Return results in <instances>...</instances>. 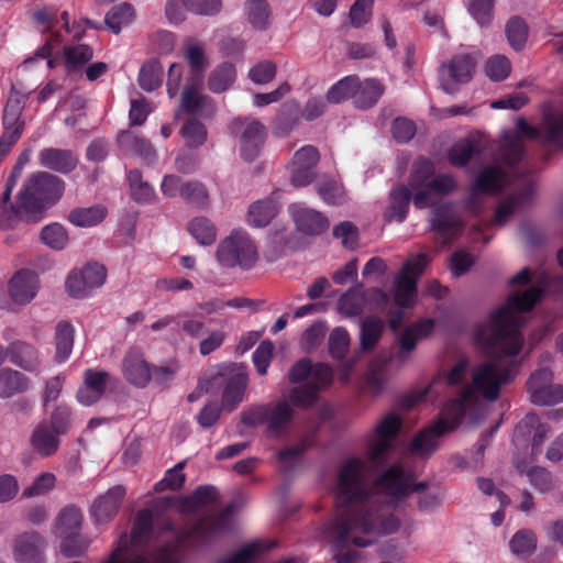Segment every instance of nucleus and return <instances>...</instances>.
Wrapping results in <instances>:
<instances>
[{
	"label": "nucleus",
	"instance_id": "f257e3e1",
	"mask_svg": "<svg viewBox=\"0 0 563 563\" xmlns=\"http://www.w3.org/2000/svg\"><path fill=\"white\" fill-rule=\"evenodd\" d=\"M541 296L542 289L537 286L511 292L507 301L492 312L488 323L476 329L475 339L488 360L473 368L471 384L443 407L439 420L413 438L410 445L412 453H433L438 439L454 431L466 412L477 408L481 398L497 400L501 387L514 380L518 368L516 356L523 343L520 328L526 319L522 313L530 311Z\"/></svg>",
	"mask_w": 563,
	"mask_h": 563
},
{
	"label": "nucleus",
	"instance_id": "f03ea898",
	"mask_svg": "<svg viewBox=\"0 0 563 563\" xmlns=\"http://www.w3.org/2000/svg\"><path fill=\"white\" fill-rule=\"evenodd\" d=\"M427 486L426 482L412 486L399 465H393L372 485L371 465L366 461H345L339 471L334 516L322 528V538L331 544L334 562L361 563V552L347 549L350 544L366 548L377 536L399 529L400 520L395 515L375 506L374 492L401 498Z\"/></svg>",
	"mask_w": 563,
	"mask_h": 563
},
{
	"label": "nucleus",
	"instance_id": "7ed1b4c3",
	"mask_svg": "<svg viewBox=\"0 0 563 563\" xmlns=\"http://www.w3.org/2000/svg\"><path fill=\"white\" fill-rule=\"evenodd\" d=\"M234 512V505L230 504L218 516H206L197 520L190 528L180 533L177 542L167 543L158 550L152 548H142L148 540L153 529V515L151 510L144 509L137 512L136 519L132 529L131 539L126 534H122L118 541L120 543L122 538H126V547L118 555L120 556L132 548L133 558L125 563L133 561L139 555H146L151 558L153 563H178L177 549L181 543L190 545H202L212 542L222 533L231 528V517ZM119 544H117L118 547Z\"/></svg>",
	"mask_w": 563,
	"mask_h": 563
},
{
	"label": "nucleus",
	"instance_id": "20e7f679",
	"mask_svg": "<svg viewBox=\"0 0 563 563\" xmlns=\"http://www.w3.org/2000/svg\"><path fill=\"white\" fill-rule=\"evenodd\" d=\"M65 181L48 172H35L24 181L15 203L11 205L14 217L30 222L40 221L46 210L60 200Z\"/></svg>",
	"mask_w": 563,
	"mask_h": 563
},
{
	"label": "nucleus",
	"instance_id": "39448f33",
	"mask_svg": "<svg viewBox=\"0 0 563 563\" xmlns=\"http://www.w3.org/2000/svg\"><path fill=\"white\" fill-rule=\"evenodd\" d=\"M517 130L518 132H506L499 147L500 159L509 166L515 165L523 157L525 150L521 136L531 140L542 136L547 143L563 147L562 111L547 113L540 129L530 126L522 118H519Z\"/></svg>",
	"mask_w": 563,
	"mask_h": 563
},
{
	"label": "nucleus",
	"instance_id": "423d86ee",
	"mask_svg": "<svg viewBox=\"0 0 563 563\" xmlns=\"http://www.w3.org/2000/svg\"><path fill=\"white\" fill-rule=\"evenodd\" d=\"M249 384V375L238 364L218 366L199 382L205 393H213L223 387L221 405L223 409L233 411L242 401Z\"/></svg>",
	"mask_w": 563,
	"mask_h": 563
},
{
	"label": "nucleus",
	"instance_id": "0eeeda50",
	"mask_svg": "<svg viewBox=\"0 0 563 563\" xmlns=\"http://www.w3.org/2000/svg\"><path fill=\"white\" fill-rule=\"evenodd\" d=\"M431 258L426 253H420L413 258L404 263L400 273L395 278L394 301L397 308L390 312L389 327L393 331H398L401 325L404 313L402 309L413 307L417 294L418 277L430 263Z\"/></svg>",
	"mask_w": 563,
	"mask_h": 563
},
{
	"label": "nucleus",
	"instance_id": "6e6552de",
	"mask_svg": "<svg viewBox=\"0 0 563 563\" xmlns=\"http://www.w3.org/2000/svg\"><path fill=\"white\" fill-rule=\"evenodd\" d=\"M229 129L239 140L241 157L245 162H254L266 141V126L253 117H238L230 122Z\"/></svg>",
	"mask_w": 563,
	"mask_h": 563
},
{
	"label": "nucleus",
	"instance_id": "1a4fd4ad",
	"mask_svg": "<svg viewBox=\"0 0 563 563\" xmlns=\"http://www.w3.org/2000/svg\"><path fill=\"white\" fill-rule=\"evenodd\" d=\"M432 329V320H422L398 332L394 345L391 346L388 361L395 365L397 369L409 364L413 358L418 343L428 336Z\"/></svg>",
	"mask_w": 563,
	"mask_h": 563
},
{
	"label": "nucleus",
	"instance_id": "9d476101",
	"mask_svg": "<svg viewBox=\"0 0 563 563\" xmlns=\"http://www.w3.org/2000/svg\"><path fill=\"white\" fill-rule=\"evenodd\" d=\"M217 257L225 267L249 268L255 263L257 252L247 234L235 232L219 243Z\"/></svg>",
	"mask_w": 563,
	"mask_h": 563
},
{
	"label": "nucleus",
	"instance_id": "9b49d317",
	"mask_svg": "<svg viewBox=\"0 0 563 563\" xmlns=\"http://www.w3.org/2000/svg\"><path fill=\"white\" fill-rule=\"evenodd\" d=\"M401 427V419L388 413L376 426L368 441V460L373 466L379 465L395 448Z\"/></svg>",
	"mask_w": 563,
	"mask_h": 563
},
{
	"label": "nucleus",
	"instance_id": "f8f14e48",
	"mask_svg": "<svg viewBox=\"0 0 563 563\" xmlns=\"http://www.w3.org/2000/svg\"><path fill=\"white\" fill-rule=\"evenodd\" d=\"M508 178L506 173L499 166H488L484 168L472 185L471 194L466 199V208L476 213L481 208V195L499 191Z\"/></svg>",
	"mask_w": 563,
	"mask_h": 563
},
{
	"label": "nucleus",
	"instance_id": "ddd939ff",
	"mask_svg": "<svg viewBox=\"0 0 563 563\" xmlns=\"http://www.w3.org/2000/svg\"><path fill=\"white\" fill-rule=\"evenodd\" d=\"M475 62L470 55H457L443 63L440 68V82L446 93H454L457 85L471 80Z\"/></svg>",
	"mask_w": 563,
	"mask_h": 563
},
{
	"label": "nucleus",
	"instance_id": "4468645a",
	"mask_svg": "<svg viewBox=\"0 0 563 563\" xmlns=\"http://www.w3.org/2000/svg\"><path fill=\"white\" fill-rule=\"evenodd\" d=\"M319 159V151L312 145H305L296 151L288 165L291 184L295 187H303L312 183L317 176L314 168Z\"/></svg>",
	"mask_w": 563,
	"mask_h": 563
},
{
	"label": "nucleus",
	"instance_id": "2eb2a0df",
	"mask_svg": "<svg viewBox=\"0 0 563 563\" xmlns=\"http://www.w3.org/2000/svg\"><path fill=\"white\" fill-rule=\"evenodd\" d=\"M46 540L36 531H26L15 537L13 556L18 563H46Z\"/></svg>",
	"mask_w": 563,
	"mask_h": 563
},
{
	"label": "nucleus",
	"instance_id": "dca6fc26",
	"mask_svg": "<svg viewBox=\"0 0 563 563\" xmlns=\"http://www.w3.org/2000/svg\"><path fill=\"white\" fill-rule=\"evenodd\" d=\"M122 374L133 386L144 388L152 378V371L139 349H131L122 360Z\"/></svg>",
	"mask_w": 563,
	"mask_h": 563
},
{
	"label": "nucleus",
	"instance_id": "f3484780",
	"mask_svg": "<svg viewBox=\"0 0 563 563\" xmlns=\"http://www.w3.org/2000/svg\"><path fill=\"white\" fill-rule=\"evenodd\" d=\"M125 494L124 486L115 485L96 498L91 506V515L96 522H109L118 514Z\"/></svg>",
	"mask_w": 563,
	"mask_h": 563
},
{
	"label": "nucleus",
	"instance_id": "a211bd4d",
	"mask_svg": "<svg viewBox=\"0 0 563 563\" xmlns=\"http://www.w3.org/2000/svg\"><path fill=\"white\" fill-rule=\"evenodd\" d=\"M295 411L286 400L267 405L266 435L279 438L284 435L294 419Z\"/></svg>",
	"mask_w": 563,
	"mask_h": 563
},
{
	"label": "nucleus",
	"instance_id": "6ab92c4d",
	"mask_svg": "<svg viewBox=\"0 0 563 563\" xmlns=\"http://www.w3.org/2000/svg\"><path fill=\"white\" fill-rule=\"evenodd\" d=\"M288 377L291 383H299L309 378V382H320L321 386H330L333 373L327 364L320 363L312 366L309 360L301 358L291 366Z\"/></svg>",
	"mask_w": 563,
	"mask_h": 563
},
{
	"label": "nucleus",
	"instance_id": "aec40b11",
	"mask_svg": "<svg viewBox=\"0 0 563 563\" xmlns=\"http://www.w3.org/2000/svg\"><path fill=\"white\" fill-rule=\"evenodd\" d=\"M38 277L34 272L23 269L18 272L9 283V295L19 305L30 302L37 294Z\"/></svg>",
	"mask_w": 563,
	"mask_h": 563
},
{
	"label": "nucleus",
	"instance_id": "412c9836",
	"mask_svg": "<svg viewBox=\"0 0 563 563\" xmlns=\"http://www.w3.org/2000/svg\"><path fill=\"white\" fill-rule=\"evenodd\" d=\"M117 143L120 151L125 155L140 157L147 163H153L157 157L151 142L130 130L121 131L117 136Z\"/></svg>",
	"mask_w": 563,
	"mask_h": 563
},
{
	"label": "nucleus",
	"instance_id": "4be33fe9",
	"mask_svg": "<svg viewBox=\"0 0 563 563\" xmlns=\"http://www.w3.org/2000/svg\"><path fill=\"white\" fill-rule=\"evenodd\" d=\"M290 210L297 229L305 234H320L329 227L327 218L317 210L296 203L290 207Z\"/></svg>",
	"mask_w": 563,
	"mask_h": 563
},
{
	"label": "nucleus",
	"instance_id": "5701e85b",
	"mask_svg": "<svg viewBox=\"0 0 563 563\" xmlns=\"http://www.w3.org/2000/svg\"><path fill=\"white\" fill-rule=\"evenodd\" d=\"M59 435L49 428L47 421H41L32 431L30 444L42 457L54 455L59 448Z\"/></svg>",
	"mask_w": 563,
	"mask_h": 563
},
{
	"label": "nucleus",
	"instance_id": "b1692460",
	"mask_svg": "<svg viewBox=\"0 0 563 563\" xmlns=\"http://www.w3.org/2000/svg\"><path fill=\"white\" fill-rule=\"evenodd\" d=\"M431 225L441 233L444 242H448L461 230L463 223L451 205H441L433 210Z\"/></svg>",
	"mask_w": 563,
	"mask_h": 563
},
{
	"label": "nucleus",
	"instance_id": "393cba45",
	"mask_svg": "<svg viewBox=\"0 0 563 563\" xmlns=\"http://www.w3.org/2000/svg\"><path fill=\"white\" fill-rule=\"evenodd\" d=\"M533 185L534 181L531 177L525 179L523 188L511 195L497 207L494 218V223L496 225H504L519 207L530 201Z\"/></svg>",
	"mask_w": 563,
	"mask_h": 563
},
{
	"label": "nucleus",
	"instance_id": "a878e982",
	"mask_svg": "<svg viewBox=\"0 0 563 563\" xmlns=\"http://www.w3.org/2000/svg\"><path fill=\"white\" fill-rule=\"evenodd\" d=\"M38 162L41 166L62 174H68L77 166V158L71 151L54 147L41 151Z\"/></svg>",
	"mask_w": 563,
	"mask_h": 563
},
{
	"label": "nucleus",
	"instance_id": "bb28decb",
	"mask_svg": "<svg viewBox=\"0 0 563 563\" xmlns=\"http://www.w3.org/2000/svg\"><path fill=\"white\" fill-rule=\"evenodd\" d=\"M413 199L411 191L405 185H399L389 194V205L384 212L387 222H402L408 213L409 205Z\"/></svg>",
	"mask_w": 563,
	"mask_h": 563
},
{
	"label": "nucleus",
	"instance_id": "cd10ccee",
	"mask_svg": "<svg viewBox=\"0 0 563 563\" xmlns=\"http://www.w3.org/2000/svg\"><path fill=\"white\" fill-rule=\"evenodd\" d=\"M385 92V86L376 78L361 80L355 88L354 106L362 110L373 108Z\"/></svg>",
	"mask_w": 563,
	"mask_h": 563
},
{
	"label": "nucleus",
	"instance_id": "c85d7f7f",
	"mask_svg": "<svg viewBox=\"0 0 563 563\" xmlns=\"http://www.w3.org/2000/svg\"><path fill=\"white\" fill-rule=\"evenodd\" d=\"M455 180L450 175H438L432 177L427 189L419 190L413 196V205L418 209H423L432 205L431 195H445L454 190Z\"/></svg>",
	"mask_w": 563,
	"mask_h": 563
},
{
	"label": "nucleus",
	"instance_id": "c756f323",
	"mask_svg": "<svg viewBox=\"0 0 563 563\" xmlns=\"http://www.w3.org/2000/svg\"><path fill=\"white\" fill-rule=\"evenodd\" d=\"M25 101V95L18 93L14 90L12 91L3 111V130L15 131V129L19 128V131L23 132L24 121L21 120V115L24 109Z\"/></svg>",
	"mask_w": 563,
	"mask_h": 563
},
{
	"label": "nucleus",
	"instance_id": "7c9ffc66",
	"mask_svg": "<svg viewBox=\"0 0 563 563\" xmlns=\"http://www.w3.org/2000/svg\"><path fill=\"white\" fill-rule=\"evenodd\" d=\"M366 302V294L364 285L356 283L345 294H343L338 302L339 309L342 313L354 317L363 312Z\"/></svg>",
	"mask_w": 563,
	"mask_h": 563
},
{
	"label": "nucleus",
	"instance_id": "2f4dec72",
	"mask_svg": "<svg viewBox=\"0 0 563 563\" xmlns=\"http://www.w3.org/2000/svg\"><path fill=\"white\" fill-rule=\"evenodd\" d=\"M7 353L13 364L24 368L25 371L32 372L38 366L35 349L25 342L12 343L8 347Z\"/></svg>",
	"mask_w": 563,
	"mask_h": 563
},
{
	"label": "nucleus",
	"instance_id": "473e14b6",
	"mask_svg": "<svg viewBox=\"0 0 563 563\" xmlns=\"http://www.w3.org/2000/svg\"><path fill=\"white\" fill-rule=\"evenodd\" d=\"M236 78V69L232 63L224 62L218 65L209 75L208 87L214 93L229 89Z\"/></svg>",
	"mask_w": 563,
	"mask_h": 563
},
{
	"label": "nucleus",
	"instance_id": "72a5a7b5",
	"mask_svg": "<svg viewBox=\"0 0 563 563\" xmlns=\"http://www.w3.org/2000/svg\"><path fill=\"white\" fill-rule=\"evenodd\" d=\"M29 387L27 377L11 368L0 371V397L9 398L15 394L23 393Z\"/></svg>",
	"mask_w": 563,
	"mask_h": 563
},
{
	"label": "nucleus",
	"instance_id": "f704fd0d",
	"mask_svg": "<svg viewBox=\"0 0 563 563\" xmlns=\"http://www.w3.org/2000/svg\"><path fill=\"white\" fill-rule=\"evenodd\" d=\"M180 110L196 114L205 111L213 112V107L208 96L201 95L196 88L186 87L181 95Z\"/></svg>",
	"mask_w": 563,
	"mask_h": 563
},
{
	"label": "nucleus",
	"instance_id": "c9c22d12",
	"mask_svg": "<svg viewBox=\"0 0 563 563\" xmlns=\"http://www.w3.org/2000/svg\"><path fill=\"white\" fill-rule=\"evenodd\" d=\"M325 387L321 386L320 382H308L290 389L289 400L296 407L309 408L316 404L319 391Z\"/></svg>",
	"mask_w": 563,
	"mask_h": 563
},
{
	"label": "nucleus",
	"instance_id": "e433bc0d",
	"mask_svg": "<svg viewBox=\"0 0 563 563\" xmlns=\"http://www.w3.org/2000/svg\"><path fill=\"white\" fill-rule=\"evenodd\" d=\"M247 21L258 30L268 27L272 10L266 0H247L244 4Z\"/></svg>",
	"mask_w": 563,
	"mask_h": 563
},
{
	"label": "nucleus",
	"instance_id": "4c0bfd02",
	"mask_svg": "<svg viewBox=\"0 0 563 563\" xmlns=\"http://www.w3.org/2000/svg\"><path fill=\"white\" fill-rule=\"evenodd\" d=\"M107 209L102 206L76 208L68 214V220L76 227H93L103 221Z\"/></svg>",
	"mask_w": 563,
	"mask_h": 563
},
{
	"label": "nucleus",
	"instance_id": "58836bf2",
	"mask_svg": "<svg viewBox=\"0 0 563 563\" xmlns=\"http://www.w3.org/2000/svg\"><path fill=\"white\" fill-rule=\"evenodd\" d=\"M277 212L278 208L275 201L269 199L256 201L249 209V223L257 228L265 227Z\"/></svg>",
	"mask_w": 563,
	"mask_h": 563
},
{
	"label": "nucleus",
	"instance_id": "ea45409f",
	"mask_svg": "<svg viewBox=\"0 0 563 563\" xmlns=\"http://www.w3.org/2000/svg\"><path fill=\"white\" fill-rule=\"evenodd\" d=\"M385 323L376 317H367L361 323V346L363 350H372L380 340Z\"/></svg>",
	"mask_w": 563,
	"mask_h": 563
},
{
	"label": "nucleus",
	"instance_id": "a19ab883",
	"mask_svg": "<svg viewBox=\"0 0 563 563\" xmlns=\"http://www.w3.org/2000/svg\"><path fill=\"white\" fill-rule=\"evenodd\" d=\"M134 10L131 4L122 2L111 8L106 14L104 23L107 27L114 34H119L123 26L132 22Z\"/></svg>",
	"mask_w": 563,
	"mask_h": 563
},
{
	"label": "nucleus",
	"instance_id": "79ce46f5",
	"mask_svg": "<svg viewBox=\"0 0 563 563\" xmlns=\"http://www.w3.org/2000/svg\"><path fill=\"white\" fill-rule=\"evenodd\" d=\"M358 85V77L355 75L346 76L330 87L325 98L330 103H341L350 98L354 100L355 88Z\"/></svg>",
	"mask_w": 563,
	"mask_h": 563
},
{
	"label": "nucleus",
	"instance_id": "37998d69",
	"mask_svg": "<svg viewBox=\"0 0 563 563\" xmlns=\"http://www.w3.org/2000/svg\"><path fill=\"white\" fill-rule=\"evenodd\" d=\"M434 173L433 164L426 158L417 159L412 165L409 185L416 192L428 188Z\"/></svg>",
	"mask_w": 563,
	"mask_h": 563
},
{
	"label": "nucleus",
	"instance_id": "c03bdc74",
	"mask_svg": "<svg viewBox=\"0 0 563 563\" xmlns=\"http://www.w3.org/2000/svg\"><path fill=\"white\" fill-rule=\"evenodd\" d=\"M540 423L539 417L536 413H527L516 426L512 434V442L519 449H525L529 445L534 430Z\"/></svg>",
	"mask_w": 563,
	"mask_h": 563
},
{
	"label": "nucleus",
	"instance_id": "a18cd8bd",
	"mask_svg": "<svg viewBox=\"0 0 563 563\" xmlns=\"http://www.w3.org/2000/svg\"><path fill=\"white\" fill-rule=\"evenodd\" d=\"M188 231L201 245H211L217 238L214 224L206 217H197L188 224Z\"/></svg>",
	"mask_w": 563,
	"mask_h": 563
},
{
	"label": "nucleus",
	"instance_id": "49530a36",
	"mask_svg": "<svg viewBox=\"0 0 563 563\" xmlns=\"http://www.w3.org/2000/svg\"><path fill=\"white\" fill-rule=\"evenodd\" d=\"M184 56L188 62L192 73H203L208 66V59L205 52V46L201 42L195 40H187L185 42Z\"/></svg>",
	"mask_w": 563,
	"mask_h": 563
},
{
	"label": "nucleus",
	"instance_id": "de8ad7c7",
	"mask_svg": "<svg viewBox=\"0 0 563 563\" xmlns=\"http://www.w3.org/2000/svg\"><path fill=\"white\" fill-rule=\"evenodd\" d=\"M163 79V67L158 60L145 63L139 73V85L145 91H153L161 86Z\"/></svg>",
	"mask_w": 563,
	"mask_h": 563
},
{
	"label": "nucleus",
	"instance_id": "09e8293b",
	"mask_svg": "<svg viewBox=\"0 0 563 563\" xmlns=\"http://www.w3.org/2000/svg\"><path fill=\"white\" fill-rule=\"evenodd\" d=\"M509 548L515 555L529 556L537 549V536L529 529H521L510 539Z\"/></svg>",
	"mask_w": 563,
	"mask_h": 563
},
{
	"label": "nucleus",
	"instance_id": "8fccbe9b",
	"mask_svg": "<svg viewBox=\"0 0 563 563\" xmlns=\"http://www.w3.org/2000/svg\"><path fill=\"white\" fill-rule=\"evenodd\" d=\"M516 467L520 474H525L530 484L539 492L547 493L553 487V478L549 471L543 467L534 466L526 470V466L521 463H517Z\"/></svg>",
	"mask_w": 563,
	"mask_h": 563
},
{
	"label": "nucleus",
	"instance_id": "3c124183",
	"mask_svg": "<svg viewBox=\"0 0 563 563\" xmlns=\"http://www.w3.org/2000/svg\"><path fill=\"white\" fill-rule=\"evenodd\" d=\"M132 198L140 203H146L154 197V189L143 180L142 173L139 169H132L128 175Z\"/></svg>",
	"mask_w": 563,
	"mask_h": 563
},
{
	"label": "nucleus",
	"instance_id": "603ef678",
	"mask_svg": "<svg viewBox=\"0 0 563 563\" xmlns=\"http://www.w3.org/2000/svg\"><path fill=\"white\" fill-rule=\"evenodd\" d=\"M313 443V435H305L300 442L292 446L283 449L278 454V460L285 472L290 471L299 456L303 454Z\"/></svg>",
	"mask_w": 563,
	"mask_h": 563
},
{
	"label": "nucleus",
	"instance_id": "864d4df0",
	"mask_svg": "<svg viewBox=\"0 0 563 563\" xmlns=\"http://www.w3.org/2000/svg\"><path fill=\"white\" fill-rule=\"evenodd\" d=\"M64 55L66 59V68L68 71H74L88 63L92 56V48L86 44H78L75 46H65Z\"/></svg>",
	"mask_w": 563,
	"mask_h": 563
},
{
	"label": "nucleus",
	"instance_id": "5fc2aeb1",
	"mask_svg": "<svg viewBox=\"0 0 563 563\" xmlns=\"http://www.w3.org/2000/svg\"><path fill=\"white\" fill-rule=\"evenodd\" d=\"M74 345V329L68 322H60L56 327V355L62 362L71 353Z\"/></svg>",
	"mask_w": 563,
	"mask_h": 563
},
{
	"label": "nucleus",
	"instance_id": "6e6d98bb",
	"mask_svg": "<svg viewBox=\"0 0 563 563\" xmlns=\"http://www.w3.org/2000/svg\"><path fill=\"white\" fill-rule=\"evenodd\" d=\"M507 40L512 48L520 51L525 47L528 37V25L519 18H511L506 24Z\"/></svg>",
	"mask_w": 563,
	"mask_h": 563
},
{
	"label": "nucleus",
	"instance_id": "4d7b16f0",
	"mask_svg": "<svg viewBox=\"0 0 563 563\" xmlns=\"http://www.w3.org/2000/svg\"><path fill=\"white\" fill-rule=\"evenodd\" d=\"M180 133L189 147H199L203 145L208 136L205 124L196 119L187 120L184 123Z\"/></svg>",
	"mask_w": 563,
	"mask_h": 563
},
{
	"label": "nucleus",
	"instance_id": "13d9d810",
	"mask_svg": "<svg viewBox=\"0 0 563 563\" xmlns=\"http://www.w3.org/2000/svg\"><path fill=\"white\" fill-rule=\"evenodd\" d=\"M276 547V542H269L268 544H264L262 541H256L251 544H247L241 548L236 553L232 556L220 560L218 563H249L252 559L258 555L261 552L265 550H269Z\"/></svg>",
	"mask_w": 563,
	"mask_h": 563
},
{
	"label": "nucleus",
	"instance_id": "bf43d9fd",
	"mask_svg": "<svg viewBox=\"0 0 563 563\" xmlns=\"http://www.w3.org/2000/svg\"><path fill=\"white\" fill-rule=\"evenodd\" d=\"M479 152V146L471 140L456 143L449 153L450 162L455 166H465Z\"/></svg>",
	"mask_w": 563,
	"mask_h": 563
},
{
	"label": "nucleus",
	"instance_id": "052dcab7",
	"mask_svg": "<svg viewBox=\"0 0 563 563\" xmlns=\"http://www.w3.org/2000/svg\"><path fill=\"white\" fill-rule=\"evenodd\" d=\"M42 241L53 250H63L68 243V235L65 228L59 223H52L41 231Z\"/></svg>",
	"mask_w": 563,
	"mask_h": 563
},
{
	"label": "nucleus",
	"instance_id": "680f3d73",
	"mask_svg": "<svg viewBox=\"0 0 563 563\" xmlns=\"http://www.w3.org/2000/svg\"><path fill=\"white\" fill-rule=\"evenodd\" d=\"M185 465L186 462L183 461L177 463L173 468L168 470L165 473L164 478L155 484L154 490L161 493L165 489L176 490L181 488L186 479V476L183 472Z\"/></svg>",
	"mask_w": 563,
	"mask_h": 563
},
{
	"label": "nucleus",
	"instance_id": "e2e57ef3",
	"mask_svg": "<svg viewBox=\"0 0 563 563\" xmlns=\"http://www.w3.org/2000/svg\"><path fill=\"white\" fill-rule=\"evenodd\" d=\"M183 199L199 208H206L209 203V194L206 186L200 181H186Z\"/></svg>",
	"mask_w": 563,
	"mask_h": 563
},
{
	"label": "nucleus",
	"instance_id": "0e129e2a",
	"mask_svg": "<svg viewBox=\"0 0 563 563\" xmlns=\"http://www.w3.org/2000/svg\"><path fill=\"white\" fill-rule=\"evenodd\" d=\"M495 0H468L467 10L481 26H487L493 20Z\"/></svg>",
	"mask_w": 563,
	"mask_h": 563
},
{
	"label": "nucleus",
	"instance_id": "69168bd1",
	"mask_svg": "<svg viewBox=\"0 0 563 563\" xmlns=\"http://www.w3.org/2000/svg\"><path fill=\"white\" fill-rule=\"evenodd\" d=\"M82 523V514L75 506L65 507L58 517V529L64 533L74 534Z\"/></svg>",
	"mask_w": 563,
	"mask_h": 563
},
{
	"label": "nucleus",
	"instance_id": "338daca9",
	"mask_svg": "<svg viewBox=\"0 0 563 563\" xmlns=\"http://www.w3.org/2000/svg\"><path fill=\"white\" fill-rule=\"evenodd\" d=\"M530 400L537 406H555L563 402V385L550 383L544 389H537Z\"/></svg>",
	"mask_w": 563,
	"mask_h": 563
},
{
	"label": "nucleus",
	"instance_id": "774afa93",
	"mask_svg": "<svg viewBox=\"0 0 563 563\" xmlns=\"http://www.w3.org/2000/svg\"><path fill=\"white\" fill-rule=\"evenodd\" d=\"M511 70L509 59L504 55H495L490 57L485 65V73L489 79L500 81L506 79Z\"/></svg>",
	"mask_w": 563,
	"mask_h": 563
}]
</instances>
